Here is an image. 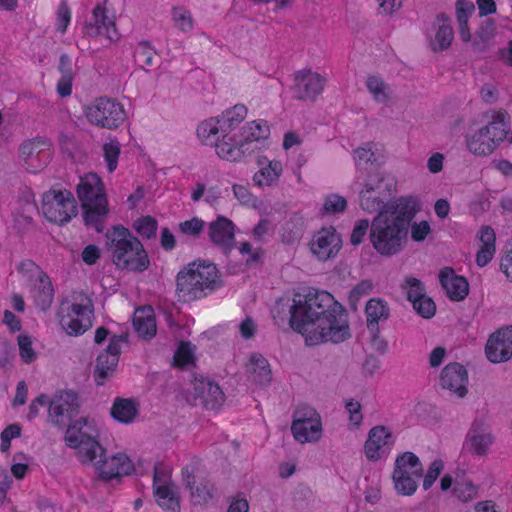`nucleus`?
Instances as JSON below:
<instances>
[{"mask_svg":"<svg viewBox=\"0 0 512 512\" xmlns=\"http://www.w3.org/2000/svg\"><path fill=\"white\" fill-rule=\"evenodd\" d=\"M247 116V108L242 104H237L231 109L223 112L221 117H212L198 125V138L206 145L216 147L217 142H231L230 133Z\"/></svg>","mask_w":512,"mask_h":512,"instance_id":"423d86ee","label":"nucleus"},{"mask_svg":"<svg viewBox=\"0 0 512 512\" xmlns=\"http://www.w3.org/2000/svg\"><path fill=\"white\" fill-rule=\"evenodd\" d=\"M54 290L52 283L46 273L41 271L38 277V284L34 288V300L38 308L45 311L53 301Z\"/></svg>","mask_w":512,"mask_h":512,"instance_id":"e433bc0d","label":"nucleus"},{"mask_svg":"<svg viewBox=\"0 0 512 512\" xmlns=\"http://www.w3.org/2000/svg\"><path fill=\"white\" fill-rule=\"evenodd\" d=\"M430 230V225L427 221H421L418 224L415 223L411 228V237L414 241L421 242L430 233Z\"/></svg>","mask_w":512,"mask_h":512,"instance_id":"338daca9","label":"nucleus"},{"mask_svg":"<svg viewBox=\"0 0 512 512\" xmlns=\"http://www.w3.org/2000/svg\"><path fill=\"white\" fill-rule=\"evenodd\" d=\"M208 236L213 244L227 254L235 245V225L230 219L218 216L209 224Z\"/></svg>","mask_w":512,"mask_h":512,"instance_id":"bb28decb","label":"nucleus"},{"mask_svg":"<svg viewBox=\"0 0 512 512\" xmlns=\"http://www.w3.org/2000/svg\"><path fill=\"white\" fill-rule=\"evenodd\" d=\"M86 117L91 124L111 130L124 122L126 113L120 103L107 97H100L87 107Z\"/></svg>","mask_w":512,"mask_h":512,"instance_id":"2eb2a0df","label":"nucleus"},{"mask_svg":"<svg viewBox=\"0 0 512 512\" xmlns=\"http://www.w3.org/2000/svg\"><path fill=\"white\" fill-rule=\"evenodd\" d=\"M133 326L139 337L143 339L154 337L157 327L152 310L137 309L133 316Z\"/></svg>","mask_w":512,"mask_h":512,"instance_id":"c9c22d12","label":"nucleus"},{"mask_svg":"<svg viewBox=\"0 0 512 512\" xmlns=\"http://www.w3.org/2000/svg\"><path fill=\"white\" fill-rule=\"evenodd\" d=\"M51 147V142L43 136H36L32 139L25 140L19 147V157L27 164V161L34 155L40 154L45 149Z\"/></svg>","mask_w":512,"mask_h":512,"instance_id":"a19ab883","label":"nucleus"},{"mask_svg":"<svg viewBox=\"0 0 512 512\" xmlns=\"http://www.w3.org/2000/svg\"><path fill=\"white\" fill-rule=\"evenodd\" d=\"M128 341V333L113 335L109 344L99 353L93 371V378L97 386H102L107 380L113 377L121 353V344Z\"/></svg>","mask_w":512,"mask_h":512,"instance_id":"f3484780","label":"nucleus"},{"mask_svg":"<svg viewBox=\"0 0 512 512\" xmlns=\"http://www.w3.org/2000/svg\"><path fill=\"white\" fill-rule=\"evenodd\" d=\"M485 353L493 363L509 360L512 357V326L493 333L486 343Z\"/></svg>","mask_w":512,"mask_h":512,"instance_id":"5701e85b","label":"nucleus"},{"mask_svg":"<svg viewBox=\"0 0 512 512\" xmlns=\"http://www.w3.org/2000/svg\"><path fill=\"white\" fill-rule=\"evenodd\" d=\"M194 398L206 409H218L225 401L220 386L203 375H195L192 381Z\"/></svg>","mask_w":512,"mask_h":512,"instance_id":"412c9836","label":"nucleus"},{"mask_svg":"<svg viewBox=\"0 0 512 512\" xmlns=\"http://www.w3.org/2000/svg\"><path fill=\"white\" fill-rule=\"evenodd\" d=\"M345 408H346L347 412L349 413L350 421L354 425L359 426L363 419V415L361 413V404L358 401L350 399V400L346 401Z\"/></svg>","mask_w":512,"mask_h":512,"instance_id":"0e129e2a","label":"nucleus"},{"mask_svg":"<svg viewBox=\"0 0 512 512\" xmlns=\"http://www.w3.org/2000/svg\"><path fill=\"white\" fill-rule=\"evenodd\" d=\"M222 274L208 260H195L176 275V293L183 301H195L223 287Z\"/></svg>","mask_w":512,"mask_h":512,"instance_id":"f03ea898","label":"nucleus"},{"mask_svg":"<svg viewBox=\"0 0 512 512\" xmlns=\"http://www.w3.org/2000/svg\"><path fill=\"white\" fill-rule=\"evenodd\" d=\"M394 470L410 473L416 478L423 476V466L419 457L413 452H404L395 460Z\"/></svg>","mask_w":512,"mask_h":512,"instance_id":"ea45409f","label":"nucleus"},{"mask_svg":"<svg viewBox=\"0 0 512 512\" xmlns=\"http://www.w3.org/2000/svg\"><path fill=\"white\" fill-rule=\"evenodd\" d=\"M394 443L392 432L383 425H377L368 432L364 444V453L369 461L376 462L390 453V446Z\"/></svg>","mask_w":512,"mask_h":512,"instance_id":"aec40b11","label":"nucleus"},{"mask_svg":"<svg viewBox=\"0 0 512 512\" xmlns=\"http://www.w3.org/2000/svg\"><path fill=\"white\" fill-rule=\"evenodd\" d=\"M385 207L371 222L369 238L379 254L391 256L402 250L410 222L420 208L413 196L399 197Z\"/></svg>","mask_w":512,"mask_h":512,"instance_id":"f257e3e1","label":"nucleus"},{"mask_svg":"<svg viewBox=\"0 0 512 512\" xmlns=\"http://www.w3.org/2000/svg\"><path fill=\"white\" fill-rule=\"evenodd\" d=\"M72 303L66 315L61 316L60 325L68 335L78 336L92 327L94 304L91 298L81 293Z\"/></svg>","mask_w":512,"mask_h":512,"instance_id":"f8f14e48","label":"nucleus"},{"mask_svg":"<svg viewBox=\"0 0 512 512\" xmlns=\"http://www.w3.org/2000/svg\"><path fill=\"white\" fill-rule=\"evenodd\" d=\"M444 464L443 461L440 459H435L431 464L430 467L424 476L423 480V489L428 490L432 487L438 476L443 471Z\"/></svg>","mask_w":512,"mask_h":512,"instance_id":"bf43d9fd","label":"nucleus"},{"mask_svg":"<svg viewBox=\"0 0 512 512\" xmlns=\"http://www.w3.org/2000/svg\"><path fill=\"white\" fill-rule=\"evenodd\" d=\"M396 184V179L389 173L369 172L359 195L361 208L368 213L386 209V203L394 201L390 197L396 191Z\"/></svg>","mask_w":512,"mask_h":512,"instance_id":"39448f33","label":"nucleus"},{"mask_svg":"<svg viewBox=\"0 0 512 512\" xmlns=\"http://www.w3.org/2000/svg\"><path fill=\"white\" fill-rule=\"evenodd\" d=\"M392 477L395 489L402 495L410 496L416 491L418 487V478H416L414 475H411L410 473L394 470Z\"/></svg>","mask_w":512,"mask_h":512,"instance_id":"37998d69","label":"nucleus"},{"mask_svg":"<svg viewBox=\"0 0 512 512\" xmlns=\"http://www.w3.org/2000/svg\"><path fill=\"white\" fill-rule=\"evenodd\" d=\"M373 289V283L370 280H362L357 285L353 287V289L349 293V305L352 309H357V303L358 301L370 294V292Z\"/></svg>","mask_w":512,"mask_h":512,"instance_id":"3c124183","label":"nucleus"},{"mask_svg":"<svg viewBox=\"0 0 512 512\" xmlns=\"http://www.w3.org/2000/svg\"><path fill=\"white\" fill-rule=\"evenodd\" d=\"M258 164L261 166L253 176L255 185L259 187L272 186L276 184L282 173V164L280 161H269L265 157L258 159Z\"/></svg>","mask_w":512,"mask_h":512,"instance_id":"2f4dec72","label":"nucleus"},{"mask_svg":"<svg viewBox=\"0 0 512 512\" xmlns=\"http://www.w3.org/2000/svg\"><path fill=\"white\" fill-rule=\"evenodd\" d=\"M88 419L81 417L74 422L68 423L66 426L65 443L68 447L78 449V454L86 455L89 459L95 457V453L101 451L100 443L93 437L82 432L87 425Z\"/></svg>","mask_w":512,"mask_h":512,"instance_id":"6ab92c4d","label":"nucleus"},{"mask_svg":"<svg viewBox=\"0 0 512 512\" xmlns=\"http://www.w3.org/2000/svg\"><path fill=\"white\" fill-rule=\"evenodd\" d=\"M80 397L74 390H58L49 399L48 421L60 428L72 422L80 412Z\"/></svg>","mask_w":512,"mask_h":512,"instance_id":"9b49d317","label":"nucleus"},{"mask_svg":"<svg viewBox=\"0 0 512 512\" xmlns=\"http://www.w3.org/2000/svg\"><path fill=\"white\" fill-rule=\"evenodd\" d=\"M454 496L462 502L472 500L477 494V487L471 482H456L453 486Z\"/></svg>","mask_w":512,"mask_h":512,"instance_id":"5fc2aeb1","label":"nucleus"},{"mask_svg":"<svg viewBox=\"0 0 512 512\" xmlns=\"http://www.w3.org/2000/svg\"><path fill=\"white\" fill-rule=\"evenodd\" d=\"M440 284L447 297L459 302L469 294V283L464 276L457 275L451 267H444L439 273Z\"/></svg>","mask_w":512,"mask_h":512,"instance_id":"c85d7f7f","label":"nucleus"},{"mask_svg":"<svg viewBox=\"0 0 512 512\" xmlns=\"http://www.w3.org/2000/svg\"><path fill=\"white\" fill-rule=\"evenodd\" d=\"M467 384L468 372L462 364L452 362L443 368L440 375V385L442 388L463 398L468 392Z\"/></svg>","mask_w":512,"mask_h":512,"instance_id":"a878e982","label":"nucleus"},{"mask_svg":"<svg viewBox=\"0 0 512 512\" xmlns=\"http://www.w3.org/2000/svg\"><path fill=\"white\" fill-rule=\"evenodd\" d=\"M49 406V397L45 394H41L36 397L29 405V411L27 414L28 420H33L39 414V407Z\"/></svg>","mask_w":512,"mask_h":512,"instance_id":"69168bd1","label":"nucleus"},{"mask_svg":"<svg viewBox=\"0 0 512 512\" xmlns=\"http://www.w3.org/2000/svg\"><path fill=\"white\" fill-rule=\"evenodd\" d=\"M197 469L194 465H187L182 469L183 483L187 489L190 490L191 497L195 503H206L212 498V485L208 480L201 479L196 485Z\"/></svg>","mask_w":512,"mask_h":512,"instance_id":"c756f323","label":"nucleus"},{"mask_svg":"<svg viewBox=\"0 0 512 512\" xmlns=\"http://www.w3.org/2000/svg\"><path fill=\"white\" fill-rule=\"evenodd\" d=\"M133 250L134 252H128L124 255V259H128L129 264L126 265V262H124L123 264L120 263L114 265L120 270L142 273L150 266L148 253L140 240L134 241Z\"/></svg>","mask_w":512,"mask_h":512,"instance_id":"7c9ffc66","label":"nucleus"},{"mask_svg":"<svg viewBox=\"0 0 512 512\" xmlns=\"http://www.w3.org/2000/svg\"><path fill=\"white\" fill-rule=\"evenodd\" d=\"M71 21V10L66 0H62L57 9V31L64 33Z\"/></svg>","mask_w":512,"mask_h":512,"instance_id":"052dcab7","label":"nucleus"},{"mask_svg":"<svg viewBox=\"0 0 512 512\" xmlns=\"http://www.w3.org/2000/svg\"><path fill=\"white\" fill-rule=\"evenodd\" d=\"M195 364V346L189 341H181L173 357V365L187 368Z\"/></svg>","mask_w":512,"mask_h":512,"instance_id":"79ce46f5","label":"nucleus"},{"mask_svg":"<svg viewBox=\"0 0 512 512\" xmlns=\"http://www.w3.org/2000/svg\"><path fill=\"white\" fill-rule=\"evenodd\" d=\"M246 371L248 378L258 385H267L271 381L269 363L261 354L254 353L251 355Z\"/></svg>","mask_w":512,"mask_h":512,"instance_id":"72a5a7b5","label":"nucleus"},{"mask_svg":"<svg viewBox=\"0 0 512 512\" xmlns=\"http://www.w3.org/2000/svg\"><path fill=\"white\" fill-rule=\"evenodd\" d=\"M509 123L501 112L494 113L487 125L469 136L466 140L468 150L477 156L491 154L506 139Z\"/></svg>","mask_w":512,"mask_h":512,"instance_id":"0eeeda50","label":"nucleus"},{"mask_svg":"<svg viewBox=\"0 0 512 512\" xmlns=\"http://www.w3.org/2000/svg\"><path fill=\"white\" fill-rule=\"evenodd\" d=\"M270 129L266 121L255 120L247 123L243 131L230 137L231 142H220L216 144V153L222 159L238 161L242 158L246 146L253 141L264 140L269 137Z\"/></svg>","mask_w":512,"mask_h":512,"instance_id":"6e6552de","label":"nucleus"},{"mask_svg":"<svg viewBox=\"0 0 512 512\" xmlns=\"http://www.w3.org/2000/svg\"><path fill=\"white\" fill-rule=\"evenodd\" d=\"M402 288L406 290L407 299L412 304L426 295L423 283L415 277H406Z\"/></svg>","mask_w":512,"mask_h":512,"instance_id":"09e8293b","label":"nucleus"},{"mask_svg":"<svg viewBox=\"0 0 512 512\" xmlns=\"http://www.w3.org/2000/svg\"><path fill=\"white\" fill-rule=\"evenodd\" d=\"M288 309L289 324L293 330L304 329L303 325L312 323L313 316L319 311L330 313L333 308H339L338 301L325 290L310 288L304 295L298 294Z\"/></svg>","mask_w":512,"mask_h":512,"instance_id":"20e7f679","label":"nucleus"},{"mask_svg":"<svg viewBox=\"0 0 512 512\" xmlns=\"http://www.w3.org/2000/svg\"><path fill=\"white\" fill-rule=\"evenodd\" d=\"M153 495L164 512H180L178 487L171 481L168 470L161 463L154 466Z\"/></svg>","mask_w":512,"mask_h":512,"instance_id":"dca6fc26","label":"nucleus"},{"mask_svg":"<svg viewBox=\"0 0 512 512\" xmlns=\"http://www.w3.org/2000/svg\"><path fill=\"white\" fill-rule=\"evenodd\" d=\"M291 432L296 441L304 443L317 442L322 437L320 414L308 405H300L293 413Z\"/></svg>","mask_w":512,"mask_h":512,"instance_id":"9d476101","label":"nucleus"},{"mask_svg":"<svg viewBox=\"0 0 512 512\" xmlns=\"http://www.w3.org/2000/svg\"><path fill=\"white\" fill-rule=\"evenodd\" d=\"M19 354L22 360L29 364L35 361L37 355L32 348V341L28 335L18 336Z\"/></svg>","mask_w":512,"mask_h":512,"instance_id":"4d7b16f0","label":"nucleus"},{"mask_svg":"<svg viewBox=\"0 0 512 512\" xmlns=\"http://www.w3.org/2000/svg\"><path fill=\"white\" fill-rule=\"evenodd\" d=\"M339 308L333 311H319L312 319V323L303 325L304 329L295 331L305 337L310 345H317L324 342L340 343L351 337L350 327L347 320V312L343 305L338 302Z\"/></svg>","mask_w":512,"mask_h":512,"instance_id":"7ed1b4c3","label":"nucleus"},{"mask_svg":"<svg viewBox=\"0 0 512 512\" xmlns=\"http://www.w3.org/2000/svg\"><path fill=\"white\" fill-rule=\"evenodd\" d=\"M341 238L333 227L322 228L314 234L310 250L321 261L335 257L341 248Z\"/></svg>","mask_w":512,"mask_h":512,"instance_id":"4be33fe9","label":"nucleus"},{"mask_svg":"<svg viewBox=\"0 0 512 512\" xmlns=\"http://www.w3.org/2000/svg\"><path fill=\"white\" fill-rule=\"evenodd\" d=\"M347 207L346 199L339 194H331L326 197L323 212L325 214H337L343 212Z\"/></svg>","mask_w":512,"mask_h":512,"instance_id":"864d4df0","label":"nucleus"},{"mask_svg":"<svg viewBox=\"0 0 512 512\" xmlns=\"http://www.w3.org/2000/svg\"><path fill=\"white\" fill-rule=\"evenodd\" d=\"M204 227L205 222L197 217L179 223V231L183 235L191 236L193 238H198L203 232Z\"/></svg>","mask_w":512,"mask_h":512,"instance_id":"603ef678","label":"nucleus"},{"mask_svg":"<svg viewBox=\"0 0 512 512\" xmlns=\"http://www.w3.org/2000/svg\"><path fill=\"white\" fill-rule=\"evenodd\" d=\"M325 79L311 70H302L295 74L293 91L299 100H315L323 91Z\"/></svg>","mask_w":512,"mask_h":512,"instance_id":"b1692460","label":"nucleus"},{"mask_svg":"<svg viewBox=\"0 0 512 512\" xmlns=\"http://www.w3.org/2000/svg\"><path fill=\"white\" fill-rule=\"evenodd\" d=\"M76 192L82 207L107 201L103 183L96 173H88L81 177Z\"/></svg>","mask_w":512,"mask_h":512,"instance_id":"cd10ccee","label":"nucleus"},{"mask_svg":"<svg viewBox=\"0 0 512 512\" xmlns=\"http://www.w3.org/2000/svg\"><path fill=\"white\" fill-rule=\"evenodd\" d=\"M109 0L98 2L92 10L91 16L86 19L84 33L89 37L104 36L111 42L120 39L115 23V14L108 7Z\"/></svg>","mask_w":512,"mask_h":512,"instance_id":"4468645a","label":"nucleus"},{"mask_svg":"<svg viewBox=\"0 0 512 512\" xmlns=\"http://www.w3.org/2000/svg\"><path fill=\"white\" fill-rule=\"evenodd\" d=\"M42 213L52 223L65 225L77 215V204L71 191L51 188L43 194Z\"/></svg>","mask_w":512,"mask_h":512,"instance_id":"1a4fd4ad","label":"nucleus"},{"mask_svg":"<svg viewBox=\"0 0 512 512\" xmlns=\"http://www.w3.org/2000/svg\"><path fill=\"white\" fill-rule=\"evenodd\" d=\"M371 228V223L368 219H361L356 221L351 233L350 241L354 246H358L363 242L367 231Z\"/></svg>","mask_w":512,"mask_h":512,"instance_id":"680f3d73","label":"nucleus"},{"mask_svg":"<svg viewBox=\"0 0 512 512\" xmlns=\"http://www.w3.org/2000/svg\"><path fill=\"white\" fill-rule=\"evenodd\" d=\"M436 24L438 28L435 35V42L432 43V49L434 51L445 50L450 47L454 38L453 29L448 16L445 14L437 15Z\"/></svg>","mask_w":512,"mask_h":512,"instance_id":"4c0bfd02","label":"nucleus"},{"mask_svg":"<svg viewBox=\"0 0 512 512\" xmlns=\"http://www.w3.org/2000/svg\"><path fill=\"white\" fill-rule=\"evenodd\" d=\"M82 209L84 224L98 233L103 232L109 214L108 201L88 204Z\"/></svg>","mask_w":512,"mask_h":512,"instance_id":"473e14b6","label":"nucleus"},{"mask_svg":"<svg viewBox=\"0 0 512 512\" xmlns=\"http://www.w3.org/2000/svg\"><path fill=\"white\" fill-rule=\"evenodd\" d=\"M366 324L369 331H376L379 322L389 318L390 309L386 301L381 298H371L365 307Z\"/></svg>","mask_w":512,"mask_h":512,"instance_id":"f704fd0d","label":"nucleus"},{"mask_svg":"<svg viewBox=\"0 0 512 512\" xmlns=\"http://www.w3.org/2000/svg\"><path fill=\"white\" fill-rule=\"evenodd\" d=\"M137 412L138 409L133 400L117 398L111 407L110 414L116 421L129 424L134 421Z\"/></svg>","mask_w":512,"mask_h":512,"instance_id":"58836bf2","label":"nucleus"},{"mask_svg":"<svg viewBox=\"0 0 512 512\" xmlns=\"http://www.w3.org/2000/svg\"><path fill=\"white\" fill-rule=\"evenodd\" d=\"M494 441L493 435L482 420L472 422L464 442V449L473 455L483 456Z\"/></svg>","mask_w":512,"mask_h":512,"instance_id":"393cba45","label":"nucleus"},{"mask_svg":"<svg viewBox=\"0 0 512 512\" xmlns=\"http://www.w3.org/2000/svg\"><path fill=\"white\" fill-rule=\"evenodd\" d=\"M413 309L423 318L429 319L435 315L436 305L432 298L425 295L419 301L412 304Z\"/></svg>","mask_w":512,"mask_h":512,"instance_id":"13d9d810","label":"nucleus"},{"mask_svg":"<svg viewBox=\"0 0 512 512\" xmlns=\"http://www.w3.org/2000/svg\"><path fill=\"white\" fill-rule=\"evenodd\" d=\"M105 247L113 264H120L126 262L129 264L128 259H124V255L128 252H134V241L139 239L123 225H114L107 230Z\"/></svg>","mask_w":512,"mask_h":512,"instance_id":"a211bd4d","label":"nucleus"},{"mask_svg":"<svg viewBox=\"0 0 512 512\" xmlns=\"http://www.w3.org/2000/svg\"><path fill=\"white\" fill-rule=\"evenodd\" d=\"M79 457L83 463H93L99 477L104 481L129 475L134 470V465L126 454L116 453L111 457H107L102 446L101 451L99 453L96 452L95 457L92 459H89L86 455H80Z\"/></svg>","mask_w":512,"mask_h":512,"instance_id":"ddd939ff","label":"nucleus"},{"mask_svg":"<svg viewBox=\"0 0 512 512\" xmlns=\"http://www.w3.org/2000/svg\"><path fill=\"white\" fill-rule=\"evenodd\" d=\"M354 160L358 170H368L369 166L373 167L376 158L372 151V143L368 142L358 147L354 151Z\"/></svg>","mask_w":512,"mask_h":512,"instance_id":"49530a36","label":"nucleus"},{"mask_svg":"<svg viewBox=\"0 0 512 512\" xmlns=\"http://www.w3.org/2000/svg\"><path fill=\"white\" fill-rule=\"evenodd\" d=\"M475 11V6L472 2L466 0L456 1V16L458 24H465L468 22L469 17Z\"/></svg>","mask_w":512,"mask_h":512,"instance_id":"e2e57ef3","label":"nucleus"},{"mask_svg":"<svg viewBox=\"0 0 512 512\" xmlns=\"http://www.w3.org/2000/svg\"><path fill=\"white\" fill-rule=\"evenodd\" d=\"M366 87L376 102L386 103L389 100V86L380 77L369 76L366 80Z\"/></svg>","mask_w":512,"mask_h":512,"instance_id":"c03bdc74","label":"nucleus"},{"mask_svg":"<svg viewBox=\"0 0 512 512\" xmlns=\"http://www.w3.org/2000/svg\"><path fill=\"white\" fill-rule=\"evenodd\" d=\"M501 271L512 281V238L511 248L505 252L500 262Z\"/></svg>","mask_w":512,"mask_h":512,"instance_id":"774afa93","label":"nucleus"},{"mask_svg":"<svg viewBox=\"0 0 512 512\" xmlns=\"http://www.w3.org/2000/svg\"><path fill=\"white\" fill-rule=\"evenodd\" d=\"M133 228L142 238L153 239L156 237L158 222L152 216H141L134 220Z\"/></svg>","mask_w":512,"mask_h":512,"instance_id":"a18cd8bd","label":"nucleus"},{"mask_svg":"<svg viewBox=\"0 0 512 512\" xmlns=\"http://www.w3.org/2000/svg\"><path fill=\"white\" fill-rule=\"evenodd\" d=\"M154 55L155 51L147 41L140 42L134 52L135 61L145 70L147 67H152L155 64Z\"/></svg>","mask_w":512,"mask_h":512,"instance_id":"de8ad7c7","label":"nucleus"},{"mask_svg":"<svg viewBox=\"0 0 512 512\" xmlns=\"http://www.w3.org/2000/svg\"><path fill=\"white\" fill-rule=\"evenodd\" d=\"M104 159L109 172H113L117 168L118 158L120 155V144L116 140H111L103 146Z\"/></svg>","mask_w":512,"mask_h":512,"instance_id":"8fccbe9b","label":"nucleus"},{"mask_svg":"<svg viewBox=\"0 0 512 512\" xmlns=\"http://www.w3.org/2000/svg\"><path fill=\"white\" fill-rule=\"evenodd\" d=\"M172 19L175 25L183 32H188L193 27V21L190 12L183 8L174 7L172 10Z\"/></svg>","mask_w":512,"mask_h":512,"instance_id":"6e6d98bb","label":"nucleus"}]
</instances>
